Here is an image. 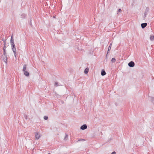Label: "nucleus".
I'll return each mask as SVG.
<instances>
[{
	"label": "nucleus",
	"mask_w": 154,
	"mask_h": 154,
	"mask_svg": "<svg viewBox=\"0 0 154 154\" xmlns=\"http://www.w3.org/2000/svg\"><path fill=\"white\" fill-rule=\"evenodd\" d=\"M3 53L2 55V58L3 60V61L5 63H7V54L6 52V49H3Z\"/></svg>",
	"instance_id": "nucleus-1"
},
{
	"label": "nucleus",
	"mask_w": 154,
	"mask_h": 154,
	"mask_svg": "<svg viewBox=\"0 0 154 154\" xmlns=\"http://www.w3.org/2000/svg\"><path fill=\"white\" fill-rule=\"evenodd\" d=\"M10 42L11 44V47L12 48H15V44L14 43V38H13V36L12 35L11 37V39L10 40Z\"/></svg>",
	"instance_id": "nucleus-2"
},
{
	"label": "nucleus",
	"mask_w": 154,
	"mask_h": 154,
	"mask_svg": "<svg viewBox=\"0 0 154 154\" xmlns=\"http://www.w3.org/2000/svg\"><path fill=\"white\" fill-rule=\"evenodd\" d=\"M35 139L36 140H37L40 137H41L40 135L38 134V132H36L35 133Z\"/></svg>",
	"instance_id": "nucleus-3"
},
{
	"label": "nucleus",
	"mask_w": 154,
	"mask_h": 154,
	"mask_svg": "<svg viewBox=\"0 0 154 154\" xmlns=\"http://www.w3.org/2000/svg\"><path fill=\"white\" fill-rule=\"evenodd\" d=\"M128 65L129 67H133L135 65V64L134 62L131 61L128 63Z\"/></svg>",
	"instance_id": "nucleus-4"
},
{
	"label": "nucleus",
	"mask_w": 154,
	"mask_h": 154,
	"mask_svg": "<svg viewBox=\"0 0 154 154\" xmlns=\"http://www.w3.org/2000/svg\"><path fill=\"white\" fill-rule=\"evenodd\" d=\"M87 128V126L86 124H84L82 125L80 129L82 130H84Z\"/></svg>",
	"instance_id": "nucleus-5"
},
{
	"label": "nucleus",
	"mask_w": 154,
	"mask_h": 154,
	"mask_svg": "<svg viewBox=\"0 0 154 154\" xmlns=\"http://www.w3.org/2000/svg\"><path fill=\"white\" fill-rule=\"evenodd\" d=\"M147 25V23H141V26L142 28L143 29L145 28Z\"/></svg>",
	"instance_id": "nucleus-6"
},
{
	"label": "nucleus",
	"mask_w": 154,
	"mask_h": 154,
	"mask_svg": "<svg viewBox=\"0 0 154 154\" xmlns=\"http://www.w3.org/2000/svg\"><path fill=\"white\" fill-rule=\"evenodd\" d=\"M12 49L13 52L14 53V54L15 56V57L16 58L17 53H16V48H12Z\"/></svg>",
	"instance_id": "nucleus-7"
},
{
	"label": "nucleus",
	"mask_w": 154,
	"mask_h": 154,
	"mask_svg": "<svg viewBox=\"0 0 154 154\" xmlns=\"http://www.w3.org/2000/svg\"><path fill=\"white\" fill-rule=\"evenodd\" d=\"M106 74V72L104 69H103L101 72V75L102 76H104Z\"/></svg>",
	"instance_id": "nucleus-8"
},
{
	"label": "nucleus",
	"mask_w": 154,
	"mask_h": 154,
	"mask_svg": "<svg viewBox=\"0 0 154 154\" xmlns=\"http://www.w3.org/2000/svg\"><path fill=\"white\" fill-rule=\"evenodd\" d=\"M23 72L24 75L26 76H28L29 75V72H28L27 71H24Z\"/></svg>",
	"instance_id": "nucleus-9"
},
{
	"label": "nucleus",
	"mask_w": 154,
	"mask_h": 154,
	"mask_svg": "<svg viewBox=\"0 0 154 154\" xmlns=\"http://www.w3.org/2000/svg\"><path fill=\"white\" fill-rule=\"evenodd\" d=\"M26 64H24V65H23V72H24V71H26Z\"/></svg>",
	"instance_id": "nucleus-10"
},
{
	"label": "nucleus",
	"mask_w": 154,
	"mask_h": 154,
	"mask_svg": "<svg viewBox=\"0 0 154 154\" xmlns=\"http://www.w3.org/2000/svg\"><path fill=\"white\" fill-rule=\"evenodd\" d=\"M89 68H86L85 69V70L84 73L85 74H86L88 73V72L89 71Z\"/></svg>",
	"instance_id": "nucleus-11"
},
{
	"label": "nucleus",
	"mask_w": 154,
	"mask_h": 154,
	"mask_svg": "<svg viewBox=\"0 0 154 154\" xmlns=\"http://www.w3.org/2000/svg\"><path fill=\"white\" fill-rule=\"evenodd\" d=\"M112 45V44L111 43L110 44V45H109V47H108V53H108V52H109V51H110V49H111Z\"/></svg>",
	"instance_id": "nucleus-12"
},
{
	"label": "nucleus",
	"mask_w": 154,
	"mask_h": 154,
	"mask_svg": "<svg viewBox=\"0 0 154 154\" xmlns=\"http://www.w3.org/2000/svg\"><path fill=\"white\" fill-rule=\"evenodd\" d=\"M67 138H68V135L66 133H65L64 139L65 140H67Z\"/></svg>",
	"instance_id": "nucleus-13"
},
{
	"label": "nucleus",
	"mask_w": 154,
	"mask_h": 154,
	"mask_svg": "<svg viewBox=\"0 0 154 154\" xmlns=\"http://www.w3.org/2000/svg\"><path fill=\"white\" fill-rule=\"evenodd\" d=\"M154 39V36L153 35H151L150 37V40L152 41Z\"/></svg>",
	"instance_id": "nucleus-14"
},
{
	"label": "nucleus",
	"mask_w": 154,
	"mask_h": 154,
	"mask_svg": "<svg viewBox=\"0 0 154 154\" xmlns=\"http://www.w3.org/2000/svg\"><path fill=\"white\" fill-rule=\"evenodd\" d=\"M147 14V11H145V13H144V14L143 15V17L144 19L145 17H146V15Z\"/></svg>",
	"instance_id": "nucleus-15"
},
{
	"label": "nucleus",
	"mask_w": 154,
	"mask_h": 154,
	"mask_svg": "<svg viewBox=\"0 0 154 154\" xmlns=\"http://www.w3.org/2000/svg\"><path fill=\"white\" fill-rule=\"evenodd\" d=\"M116 61V60L115 58H112V60H111V62L112 63H114V62H115Z\"/></svg>",
	"instance_id": "nucleus-16"
},
{
	"label": "nucleus",
	"mask_w": 154,
	"mask_h": 154,
	"mask_svg": "<svg viewBox=\"0 0 154 154\" xmlns=\"http://www.w3.org/2000/svg\"><path fill=\"white\" fill-rule=\"evenodd\" d=\"M21 17L22 18H24L25 17V14H21Z\"/></svg>",
	"instance_id": "nucleus-17"
},
{
	"label": "nucleus",
	"mask_w": 154,
	"mask_h": 154,
	"mask_svg": "<svg viewBox=\"0 0 154 154\" xmlns=\"http://www.w3.org/2000/svg\"><path fill=\"white\" fill-rule=\"evenodd\" d=\"M48 119V116H45L44 117V119L45 120H47Z\"/></svg>",
	"instance_id": "nucleus-18"
},
{
	"label": "nucleus",
	"mask_w": 154,
	"mask_h": 154,
	"mask_svg": "<svg viewBox=\"0 0 154 154\" xmlns=\"http://www.w3.org/2000/svg\"><path fill=\"white\" fill-rule=\"evenodd\" d=\"M54 85L56 86H58V82H55Z\"/></svg>",
	"instance_id": "nucleus-19"
},
{
	"label": "nucleus",
	"mask_w": 154,
	"mask_h": 154,
	"mask_svg": "<svg viewBox=\"0 0 154 154\" xmlns=\"http://www.w3.org/2000/svg\"><path fill=\"white\" fill-rule=\"evenodd\" d=\"M6 40H4V41H4V45H6Z\"/></svg>",
	"instance_id": "nucleus-20"
},
{
	"label": "nucleus",
	"mask_w": 154,
	"mask_h": 154,
	"mask_svg": "<svg viewBox=\"0 0 154 154\" xmlns=\"http://www.w3.org/2000/svg\"><path fill=\"white\" fill-rule=\"evenodd\" d=\"M116 152L115 151L112 152L111 154H116Z\"/></svg>",
	"instance_id": "nucleus-21"
},
{
	"label": "nucleus",
	"mask_w": 154,
	"mask_h": 154,
	"mask_svg": "<svg viewBox=\"0 0 154 154\" xmlns=\"http://www.w3.org/2000/svg\"><path fill=\"white\" fill-rule=\"evenodd\" d=\"M121 11H122V10L120 9H119L118 10L119 12V13L121 12Z\"/></svg>",
	"instance_id": "nucleus-22"
},
{
	"label": "nucleus",
	"mask_w": 154,
	"mask_h": 154,
	"mask_svg": "<svg viewBox=\"0 0 154 154\" xmlns=\"http://www.w3.org/2000/svg\"><path fill=\"white\" fill-rule=\"evenodd\" d=\"M6 45H4V47L3 48V49H6Z\"/></svg>",
	"instance_id": "nucleus-23"
},
{
	"label": "nucleus",
	"mask_w": 154,
	"mask_h": 154,
	"mask_svg": "<svg viewBox=\"0 0 154 154\" xmlns=\"http://www.w3.org/2000/svg\"><path fill=\"white\" fill-rule=\"evenodd\" d=\"M149 10V8H146V11H148Z\"/></svg>",
	"instance_id": "nucleus-24"
},
{
	"label": "nucleus",
	"mask_w": 154,
	"mask_h": 154,
	"mask_svg": "<svg viewBox=\"0 0 154 154\" xmlns=\"http://www.w3.org/2000/svg\"><path fill=\"white\" fill-rule=\"evenodd\" d=\"M80 140H85L82 139H80L79 140H78V141H79Z\"/></svg>",
	"instance_id": "nucleus-25"
},
{
	"label": "nucleus",
	"mask_w": 154,
	"mask_h": 154,
	"mask_svg": "<svg viewBox=\"0 0 154 154\" xmlns=\"http://www.w3.org/2000/svg\"><path fill=\"white\" fill-rule=\"evenodd\" d=\"M53 17L54 18H55L56 17H55V16H54Z\"/></svg>",
	"instance_id": "nucleus-26"
},
{
	"label": "nucleus",
	"mask_w": 154,
	"mask_h": 154,
	"mask_svg": "<svg viewBox=\"0 0 154 154\" xmlns=\"http://www.w3.org/2000/svg\"><path fill=\"white\" fill-rule=\"evenodd\" d=\"M48 154H51V153H48Z\"/></svg>",
	"instance_id": "nucleus-27"
},
{
	"label": "nucleus",
	"mask_w": 154,
	"mask_h": 154,
	"mask_svg": "<svg viewBox=\"0 0 154 154\" xmlns=\"http://www.w3.org/2000/svg\"><path fill=\"white\" fill-rule=\"evenodd\" d=\"M0 43H2V42H0Z\"/></svg>",
	"instance_id": "nucleus-28"
}]
</instances>
